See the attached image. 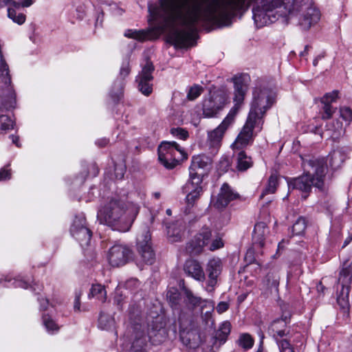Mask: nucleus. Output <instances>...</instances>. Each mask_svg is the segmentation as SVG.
Returning a JSON list of instances; mask_svg holds the SVG:
<instances>
[{
	"mask_svg": "<svg viewBox=\"0 0 352 352\" xmlns=\"http://www.w3.org/2000/svg\"><path fill=\"white\" fill-rule=\"evenodd\" d=\"M154 67L149 60H146L141 72L136 77L138 89L145 96H149L153 91V76Z\"/></svg>",
	"mask_w": 352,
	"mask_h": 352,
	"instance_id": "nucleus-17",
	"label": "nucleus"
},
{
	"mask_svg": "<svg viewBox=\"0 0 352 352\" xmlns=\"http://www.w3.org/2000/svg\"><path fill=\"white\" fill-rule=\"evenodd\" d=\"M231 331V324L228 321L222 322L217 330L214 337L211 338V351L216 352L223 344Z\"/></svg>",
	"mask_w": 352,
	"mask_h": 352,
	"instance_id": "nucleus-24",
	"label": "nucleus"
},
{
	"mask_svg": "<svg viewBox=\"0 0 352 352\" xmlns=\"http://www.w3.org/2000/svg\"><path fill=\"white\" fill-rule=\"evenodd\" d=\"M309 45H306V46L305 47V50H304L303 52H300V55L301 56H305V55L307 53V51H308V50H309Z\"/></svg>",
	"mask_w": 352,
	"mask_h": 352,
	"instance_id": "nucleus-61",
	"label": "nucleus"
},
{
	"mask_svg": "<svg viewBox=\"0 0 352 352\" xmlns=\"http://www.w3.org/2000/svg\"><path fill=\"white\" fill-rule=\"evenodd\" d=\"M10 2V0H0V8L4 7L8 5Z\"/></svg>",
	"mask_w": 352,
	"mask_h": 352,
	"instance_id": "nucleus-60",
	"label": "nucleus"
},
{
	"mask_svg": "<svg viewBox=\"0 0 352 352\" xmlns=\"http://www.w3.org/2000/svg\"><path fill=\"white\" fill-rule=\"evenodd\" d=\"M133 258V252L129 246L120 242L112 245L107 253V259L113 267L124 265Z\"/></svg>",
	"mask_w": 352,
	"mask_h": 352,
	"instance_id": "nucleus-14",
	"label": "nucleus"
},
{
	"mask_svg": "<svg viewBox=\"0 0 352 352\" xmlns=\"http://www.w3.org/2000/svg\"><path fill=\"white\" fill-rule=\"evenodd\" d=\"M81 294L80 293H76L75 299H74V309L75 311H79L80 310V298Z\"/></svg>",
	"mask_w": 352,
	"mask_h": 352,
	"instance_id": "nucleus-54",
	"label": "nucleus"
},
{
	"mask_svg": "<svg viewBox=\"0 0 352 352\" xmlns=\"http://www.w3.org/2000/svg\"><path fill=\"white\" fill-rule=\"evenodd\" d=\"M233 80L234 85V107L230 111L222 122L216 129L208 133V144L210 147L212 148L214 151L219 148L225 131L234 122V116L240 105L243 103L248 90L246 84L241 77H235Z\"/></svg>",
	"mask_w": 352,
	"mask_h": 352,
	"instance_id": "nucleus-7",
	"label": "nucleus"
},
{
	"mask_svg": "<svg viewBox=\"0 0 352 352\" xmlns=\"http://www.w3.org/2000/svg\"><path fill=\"white\" fill-rule=\"evenodd\" d=\"M320 115L322 120L330 119L335 113L336 108H333L331 104H322Z\"/></svg>",
	"mask_w": 352,
	"mask_h": 352,
	"instance_id": "nucleus-42",
	"label": "nucleus"
},
{
	"mask_svg": "<svg viewBox=\"0 0 352 352\" xmlns=\"http://www.w3.org/2000/svg\"><path fill=\"white\" fill-rule=\"evenodd\" d=\"M91 297L96 298L99 300L104 302L107 298V292L104 287L100 284L93 285L89 294V298Z\"/></svg>",
	"mask_w": 352,
	"mask_h": 352,
	"instance_id": "nucleus-34",
	"label": "nucleus"
},
{
	"mask_svg": "<svg viewBox=\"0 0 352 352\" xmlns=\"http://www.w3.org/2000/svg\"><path fill=\"white\" fill-rule=\"evenodd\" d=\"M202 179L199 177L190 175L188 181L182 187V192L186 194V201L188 205L193 204L194 201L198 199L202 192L201 184Z\"/></svg>",
	"mask_w": 352,
	"mask_h": 352,
	"instance_id": "nucleus-22",
	"label": "nucleus"
},
{
	"mask_svg": "<svg viewBox=\"0 0 352 352\" xmlns=\"http://www.w3.org/2000/svg\"><path fill=\"white\" fill-rule=\"evenodd\" d=\"M38 300L40 304V309L43 311L46 310L49 305L48 300L45 298H38Z\"/></svg>",
	"mask_w": 352,
	"mask_h": 352,
	"instance_id": "nucleus-55",
	"label": "nucleus"
},
{
	"mask_svg": "<svg viewBox=\"0 0 352 352\" xmlns=\"http://www.w3.org/2000/svg\"><path fill=\"white\" fill-rule=\"evenodd\" d=\"M153 197H154V198H155L156 199H160V198L161 195H160V192H154V193L153 194Z\"/></svg>",
	"mask_w": 352,
	"mask_h": 352,
	"instance_id": "nucleus-62",
	"label": "nucleus"
},
{
	"mask_svg": "<svg viewBox=\"0 0 352 352\" xmlns=\"http://www.w3.org/2000/svg\"><path fill=\"white\" fill-rule=\"evenodd\" d=\"M342 131V123L339 121H336L335 128L334 129H333V133H331V136H333L335 138H338L341 135Z\"/></svg>",
	"mask_w": 352,
	"mask_h": 352,
	"instance_id": "nucleus-48",
	"label": "nucleus"
},
{
	"mask_svg": "<svg viewBox=\"0 0 352 352\" xmlns=\"http://www.w3.org/2000/svg\"><path fill=\"white\" fill-rule=\"evenodd\" d=\"M278 176L275 174L271 175L268 179L267 185L263 191L261 197H263L264 195L267 194H273L276 192L278 186Z\"/></svg>",
	"mask_w": 352,
	"mask_h": 352,
	"instance_id": "nucleus-37",
	"label": "nucleus"
},
{
	"mask_svg": "<svg viewBox=\"0 0 352 352\" xmlns=\"http://www.w3.org/2000/svg\"><path fill=\"white\" fill-rule=\"evenodd\" d=\"M166 226L167 239L170 243H175L176 241L175 230L176 227L174 223H168L166 221H164Z\"/></svg>",
	"mask_w": 352,
	"mask_h": 352,
	"instance_id": "nucleus-41",
	"label": "nucleus"
},
{
	"mask_svg": "<svg viewBox=\"0 0 352 352\" xmlns=\"http://www.w3.org/2000/svg\"><path fill=\"white\" fill-rule=\"evenodd\" d=\"M280 14L286 17V23H296L302 30H307L320 19L318 8L309 0H284L279 7Z\"/></svg>",
	"mask_w": 352,
	"mask_h": 352,
	"instance_id": "nucleus-6",
	"label": "nucleus"
},
{
	"mask_svg": "<svg viewBox=\"0 0 352 352\" xmlns=\"http://www.w3.org/2000/svg\"><path fill=\"white\" fill-rule=\"evenodd\" d=\"M133 340L130 352H146L148 342L151 341L153 344H157L162 341L166 334V329L159 318L152 321L148 324L147 334L145 333L144 324L135 322L133 326Z\"/></svg>",
	"mask_w": 352,
	"mask_h": 352,
	"instance_id": "nucleus-8",
	"label": "nucleus"
},
{
	"mask_svg": "<svg viewBox=\"0 0 352 352\" xmlns=\"http://www.w3.org/2000/svg\"><path fill=\"white\" fill-rule=\"evenodd\" d=\"M284 0L272 1L271 3H264L261 6L253 8V19L257 28H262L267 25L279 18L286 23V17H284L280 12L279 7L283 6Z\"/></svg>",
	"mask_w": 352,
	"mask_h": 352,
	"instance_id": "nucleus-9",
	"label": "nucleus"
},
{
	"mask_svg": "<svg viewBox=\"0 0 352 352\" xmlns=\"http://www.w3.org/2000/svg\"><path fill=\"white\" fill-rule=\"evenodd\" d=\"M6 6H8V17L13 21V22L21 25L25 21V15L21 12H17L15 10L16 8H14L12 5H6Z\"/></svg>",
	"mask_w": 352,
	"mask_h": 352,
	"instance_id": "nucleus-36",
	"label": "nucleus"
},
{
	"mask_svg": "<svg viewBox=\"0 0 352 352\" xmlns=\"http://www.w3.org/2000/svg\"><path fill=\"white\" fill-rule=\"evenodd\" d=\"M290 316H285L274 320L269 332L275 339L280 352H295L287 338L290 337V329L287 327Z\"/></svg>",
	"mask_w": 352,
	"mask_h": 352,
	"instance_id": "nucleus-11",
	"label": "nucleus"
},
{
	"mask_svg": "<svg viewBox=\"0 0 352 352\" xmlns=\"http://www.w3.org/2000/svg\"><path fill=\"white\" fill-rule=\"evenodd\" d=\"M179 336L182 343L188 349H196L201 343V337L196 329L192 327V320L179 316Z\"/></svg>",
	"mask_w": 352,
	"mask_h": 352,
	"instance_id": "nucleus-13",
	"label": "nucleus"
},
{
	"mask_svg": "<svg viewBox=\"0 0 352 352\" xmlns=\"http://www.w3.org/2000/svg\"><path fill=\"white\" fill-rule=\"evenodd\" d=\"M221 270V261L213 258L208 261L206 272L208 276V286L213 287L217 283V278Z\"/></svg>",
	"mask_w": 352,
	"mask_h": 352,
	"instance_id": "nucleus-28",
	"label": "nucleus"
},
{
	"mask_svg": "<svg viewBox=\"0 0 352 352\" xmlns=\"http://www.w3.org/2000/svg\"><path fill=\"white\" fill-rule=\"evenodd\" d=\"M3 286L7 287L13 286L14 287H21L23 289H28L29 286H30L32 290L36 292V294H38V292L42 290V286L38 285L37 283H34L33 285H30L27 280H24L21 278H19V277L14 278L13 280L6 277Z\"/></svg>",
	"mask_w": 352,
	"mask_h": 352,
	"instance_id": "nucleus-29",
	"label": "nucleus"
},
{
	"mask_svg": "<svg viewBox=\"0 0 352 352\" xmlns=\"http://www.w3.org/2000/svg\"><path fill=\"white\" fill-rule=\"evenodd\" d=\"M352 281V257H349L344 261L340 276L338 280V289L341 287V290L338 292L337 300L342 306L348 305L349 295L350 292V284Z\"/></svg>",
	"mask_w": 352,
	"mask_h": 352,
	"instance_id": "nucleus-12",
	"label": "nucleus"
},
{
	"mask_svg": "<svg viewBox=\"0 0 352 352\" xmlns=\"http://www.w3.org/2000/svg\"><path fill=\"white\" fill-rule=\"evenodd\" d=\"M70 232L79 243L82 248L87 247L92 236L91 230L86 225V219L84 214L76 216L70 228Z\"/></svg>",
	"mask_w": 352,
	"mask_h": 352,
	"instance_id": "nucleus-15",
	"label": "nucleus"
},
{
	"mask_svg": "<svg viewBox=\"0 0 352 352\" xmlns=\"http://www.w3.org/2000/svg\"><path fill=\"white\" fill-rule=\"evenodd\" d=\"M35 0H19V2H16L13 0H10L8 5H12L14 8H19L20 6L23 7H29L34 3Z\"/></svg>",
	"mask_w": 352,
	"mask_h": 352,
	"instance_id": "nucleus-45",
	"label": "nucleus"
},
{
	"mask_svg": "<svg viewBox=\"0 0 352 352\" xmlns=\"http://www.w3.org/2000/svg\"><path fill=\"white\" fill-rule=\"evenodd\" d=\"M237 168L240 171H244L252 166V161L250 157H248L244 151H240L237 154Z\"/></svg>",
	"mask_w": 352,
	"mask_h": 352,
	"instance_id": "nucleus-32",
	"label": "nucleus"
},
{
	"mask_svg": "<svg viewBox=\"0 0 352 352\" xmlns=\"http://www.w3.org/2000/svg\"><path fill=\"white\" fill-rule=\"evenodd\" d=\"M204 91V88L201 85H194L190 87L187 92V99L189 100H195Z\"/></svg>",
	"mask_w": 352,
	"mask_h": 352,
	"instance_id": "nucleus-40",
	"label": "nucleus"
},
{
	"mask_svg": "<svg viewBox=\"0 0 352 352\" xmlns=\"http://www.w3.org/2000/svg\"><path fill=\"white\" fill-rule=\"evenodd\" d=\"M129 62V56L126 57L123 60L120 69L119 77L114 82L112 90L110 92V96L115 102L118 101L122 96L124 85V79L129 74L131 71Z\"/></svg>",
	"mask_w": 352,
	"mask_h": 352,
	"instance_id": "nucleus-20",
	"label": "nucleus"
},
{
	"mask_svg": "<svg viewBox=\"0 0 352 352\" xmlns=\"http://www.w3.org/2000/svg\"><path fill=\"white\" fill-rule=\"evenodd\" d=\"M137 250L143 261L152 265L155 261V254L151 245V234L148 228H145L137 236Z\"/></svg>",
	"mask_w": 352,
	"mask_h": 352,
	"instance_id": "nucleus-16",
	"label": "nucleus"
},
{
	"mask_svg": "<svg viewBox=\"0 0 352 352\" xmlns=\"http://www.w3.org/2000/svg\"><path fill=\"white\" fill-rule=\"evenodd\" d=\"M177 152L181 155L180 159H179L177 157V164L180 162H182L184 161H186L188 158V153L186 151V150L184 148H181L178 144H177Z\"/></svg>",
	"mask_w": 352,
	"mask_h": 352,
	"instance_id": "nucleus-51",
	"label": "nucleus"
},
{
	"mask_svg": "<svg viewBox=\"0 0 352 352\" xmlns=\"http://www.w3.org/2000/svg\"><path fill=\"white\" fill-rule=\"evenodd\" d=\"M345 160L346 154L341 149L333 151L329 155V164L333 169L339 168Z\"/></svg>",
	"mask_w": 352,
	"mask_h": 352,
	"instance_id": "nucleus-31",
	"label": "nucleus"
},
{
	"mask_svg": "<svg viewBox=\"0 0 352 352\" xmlns=\"http://www.w3.org/2000/svg\"><path fill=\"white\" fill-rule=\"evenodd\" d=\"M324 288L323 285L321 284V283H319L318 285H317V289L318 291H320V290H322Z\"/></svg>",
	"mask_w": 352,
	"mask_h": 352,
	"instance_id": "nucleus-63",
	"label": "nucleus"
},
{
	"mask_svg": "<svg viewBox=\"0 0 352 352\" xmlns=\"http://www.w3.org/2000/svg\"><path fill=\"white\" fill-rule=\"evenodd\" d=\"M42 320L43 324L49 333L54 334L58 331L59 326L52 319L51 316L49 314H43L42 316Z\"/></svg>",
	"mask_w": 352,
	"mask_h": 352,
	"instance_id": "nucleus-35",
	"label": "nucleus"
},
{
	"mask_svg": "<svg viewBox=\"0 0 352 352\" xmlns=\"http://www.w3.org/2000/svg\"><path fill=\"white\" fill-rule=\"evenodd\" d=\"M307 227V221L305 218L299 217L292 226V232L295 235H300L304 233Z\"/></svg>",
	"mask_w": 352,
	"mask_h": 352,
	"instance_id": "nucleus-38",
	"label": "nucleus"
},
{
	"mask_svg": "<svg viewBox=\"0 0 352 352\" xmlns=\"http://www.w3.org/2000/svg\"><path fill=\"white\" fill-rule=\"evenodd\" d=\"M179 298L186 305L188 309L186 318L189 316L191 319L192 309L199 306L203 300L200 297L194 295L189 289L184 286V280L179 282Z\"/></svg>",
	"mask_w": 352,
	"mask_h": 352,
	"instance_id": "nucleus-23",
	"label": "nucleus"
},
{
	"mask_svg": "<svg viewBox=\"0 0 352 352\" xmlns=\"http://www.w3.org/2000/svg\"><path fill=\"white\" fill-rule=\"evenodd\" d=\"M318 60H319V57H317L316 58L314 61H313V64L314 66H316L318 65Z\"/></svg>",
	"mask_w": 352,
	"mask_h": 352,
	"instance_id": "nucleus-64",
	"label": "nucleus"
},
{
	"mask_svg": "<svg viewBox=\"0 0 352 352\" xmlns=\"http://www.w3.org/2000/svg\"><path fill=\"white\" fill-rule=\"evenodd\" d=\"M212 168V160L205 155L193 156L191 164L189 167V175L199 177L203 180V177L208 174Z\"/></svg>",
	"mask_w": 352,
	"mask_h": 352,
	"instance_id": "nucleus-18",
	"label": "nucleus"
},
{
	"mask_svg": "<svg viewBox=\"0 0 352 352\" xmlns=\"http://www.w3.org/2000/svg\"><path fill=\"white\" fill-rule=\"evenodd\" d=\"M177 24H178L180 21L183 20L182 14L180 11V5L179 3L178 0H177Z\"/></svg>",
	"mask_w": 352,
	"mask_h": 352,
	"instance_id": "nucleus-57",
	"label": "nucleus"
},
{
	"mask_svg": "<svg viewBox=\"0 0 352 352\" xmlns=\"http://www.w3.org/2000/svg\"><path fill=\"white\" fill-rule=\"evenodd\" d=\"M221 166H225V168H228L229 166V161L227 159H225L220 162Z\"/></svg>",
	"mask_w": 352,
	"mask_h": 352,
	"instance_id": "nucleus-59",
	"label": "nucleus"
},
{
	"mask_svg": "<svg viewBox=\"0 0 352 352\" xmlns=\"http://www.w3.org/2000/svg\"><path fill=\"white\" fill-rule=\"evenodd\" d=\"M11 178L10 170L2 168L0 170V181H6Z\"/></svg>",
	"mask_w": 352,
	"mask_h": 352,
	"instance_id": "nucleus-50",
	"label": "nucleus"
},
{
	"mask_svg": "<svg viewBox=\"0 0 352 352\" xmlns=\"http://www.w3.org/2000/svg\"><path fill=\"white\" fill-rule=\"evenodd\" d=\"M340 116L342 118L345 122H352V109L346 106L340 107L339 109Z\"/></svg>",
	"mask_w": 352,
	"mask_h": 352,
	"instance_id": "nucleus-43",
	"label": "nucleus"
},
{
	"mask_svg": "<svg viewBox=\"0 0 352 352\" xmlns=\"http://www.w3.org/2000/svg\"><path fill=\"white\" fill-rule=\"evenodd\" d=\"M189 137L188 131L184 129L177 127V138L182 140H186Z\"/></svg>",
	"mask_w": 352,
	"mask_h": 352,
	"instance_id": "nucleus-49",
	"label": "nucleus"
},
{
	"mask_svg": "<svg viewBox=\"0 0 352 352\" xmlns=\"http://www.w3.org/2000/svg\"><path fill=\"white\" fill-rule=\"evenodd\" d=\"M140 207L133 203H125L120 197H114L98 210L97 217L101 223L111 227L112 230L119 232H127L131 227Z\"/></svg>",
	"mask_w": 352,
	"mask_h": 352,
	"instance_id": "nucleus-4",
	"label": "nucleus"
},
{
	"mask_svg": "<svg viewBox=\"0 0 352 352\" xmlns=\"http://www.w3.org/2000/svg\"><path fill=\"white\" fill-rule=\"evenodd\" d=\"M224 105V99L217 94H210L209 97L203 100V115L206 118L214 117Z\"/></svg>",
	"mask_w": 352,
	"mask_h": 352,
	"instance_id": "nucleus-21",
	"label": "nucleus"
},
{
	"mask_svg": "<svg viewBox=\"0 0 352 352\" xmlns=\"http://www.w3.org/2000/svg\"><path fill=\"white\" fill-rule=\"evenodd\" d=\"M275 102V94L268 88H256L253 91L250 112L246 122L238 135L232 146L241 149L252 142L254 131L259 132L263 129L264 116Z\"/></svg>",
	"mask_w": 352,
	"mask_h": 352,
	"instance_id": "nucleus-3",
	"label": "nucleus"
},
{
	"mask_svg": "<svg viewBox=\"0 0 352 352\" xmlns=\"http://www.w3.org/2000/svg\"><path fill=\"white\" fill-rule=\"evenodd\" d=\"M304 174L287 182L289 189L302 191V197H308L312 186L323 190L324 179L327 172V163L324 158L311 157L302 162Z\"/></svg>",
	"mask_w": 352,
	"mask_h": 352,
	"instance_id": "nucleus-5",
	"label": "nucleus"
},
{
	"mask_svg": "<svg viewBox=\"0 0 352 352\" xmlns=\"http://www.w3.org/2000/svg\"><path fill=\"white\" fill-rule=\"evenodd\" d=\"M280 282L278 269H272L263 281V289L270 292H277Z\"/></svg>",
	"mask_w": 352,
	"mask_h": 352,
	"instance_id": "nucleus-27",
	"label": "nucleus"
},
{
	"mask_svg": "<svg viewBox=\"0 0 352 352\" xmlns=\"http://www.w3.org/2000/svg\"><path fill=\"white\" fill-rule=\"evenodd\" d=\"M125 166L123 164H120L119 166H115V175L116 177L118 179H121L123 178L124 175L125 173Z\"/></svg>",
	"mask_w": 352,
	"mask_h": 352,
	"instance_id": "nucleus-47",
	"label": "nucleus"
},
{
	"mask_svg": "<svg viewBox=\"0 0 352 352\" xmlns=\"http://www.w3.org/2000/svg\"><path fill=\"white\" fill-rule=\"evenodd\" d=\"M239 197V194L235 192L228 184L225 183L221 187L215 206L218 208H226L230 201L238 199Z\"/></svg>",
	"mask_w": 352,
	"mask_h": 352,
	"instance_id": "nucleus-25",
	"label": "nucleus"
},
{
	"mask_svg": "<svg viewBox=\"0 0 352 352\" xmlns=\"http://www.w3.org/2000/svg\"><path fill=\"white\" fill-rule=\"evenodd\" d=\"M175 151V142H163L158 147L159 161L167 169H172L176 165Z\"/></svg>",
	"mask_w": 352,
	"mask_h": 352,
	"instance_id": "nucleus-19",
	"label": "nucleus"
},
{
	"mask_svg": "<svg viewBox=\"0 0 352 352\" xmlns=\"http://www.w3.org/2000/svg\"><path fill=\"white\" fill-rule=\"evenodd\" d=\"M229 3L220 0H195L188 8L184 19L185 30L177 29V49L187 48L195 45L196 25L201 23L228 16L226 10Z\"/></svg>",
	"mask_w": 352,
	"mask_h": 352,
	"instance_id": "nucleus-2",
	"label": "nucleus"
},
{
	"mask_svg": "<svg viewBox=\"0 0 352 352\" xmlns=\"http://www.w3.org/2000/svg\"><path fill=\"white\" fill-rule=\"evenodd\" d=\"M149 22L155 21L157 25L143 30H127L124 35L140 42L157 39L164 36L166 47L176 50V0H159V5L148 6Z\"/></svg>",
	"mask_w": 352,
	"mask_h": 352,
	"instance_id": "nucleus-1",
	"label": "nucleus"
},
{
	"mask_svg": "<svg viewBox=\"0 0 352 352\" xmlns=\"http://www.w3.org/2000/svg\"><path fill=\"white\" fill-rule=\"evenodd\" d=\"M239 344L245 349L252 348L254 344V339L248 333H243L240 335L239 340Z\"/></svg>",
	"mask_w": 352,
	"mask_h": 352,
	"instance_id": "nucleus-39",
	"label": "nucleus"
},
{
	"mask_svg": "<svg viewBox=\"0 0 352 352\" xmlns=\"http://www.w3.org/2000/svg\"><path fill=\"white\" fill-rule=\"evenodd\" d=\"M184 270L186 274L197 280L203 281L205 280V273L199 263L195 260L186 261Z\"/></svg>",
	"mask_w": 352,
	"mask_h": 352,
	"instance_id": "nucleus-26",
	"label": "nucleus"
},
{
	"mask_svg": "<svg viewBox=\"0 0 352 352\" xmlns=\"http://www.w3.org/2000/svg\"><path fill=\"white\" fill-rule=\"evenodd\" d=\"M210 245L209 250L214 251L223 246L221 237L217 233L212 234L209 228H203L190 242L188 250L191 254H200L205 246Z\"/></svg>",
	"mask_w": 352,
	"mask_h": 352,
	"instance_id": "nucleus-10",
	"label": "nucleus"
},
{
	"mask_svg": "<svg viewBox=\"0 0 352 352\" xmlns=\"http://www.w3.org/2000/svg\"><path fill=\"white\" fill-rule=\"evenodd\" d=\"M115 320L110 315L100 314L98 318V327L102 330L110 331L114 327Z\"/></svg>",
	"mask_w": 352,
	"mask_h": 352,
	"instance_id": "nucleus-33",
	"label": "nucleus"
},
{
	"mask_svg": "<svg viewBox=\"0 0 352 352\" xmlns=\"http://www.w3.org/2000/svg\"><path fill=\"white\" fill-rule=\"evenodd\" d=\"M10 138L12 139V142L16 144V146L20 147L21 145L19 144V137L15 135H10Z\"/></svg>",
	"mask_w": 352,
	"mask_h": 352,
	"instance_id": "nucleus-58",
	"label": "nucleus"
},
{
	"mask_svg": "<svg viewBox=\"0 0 352 352\" xmlns=\"http://www.w3.org/2000/svg\"><path fill=\"white\" fill-rule=\"evenodd\" d=\"M268 233L269 230L265 223H257L254 226L252 236L254 244H258L260 247H263L265 236Z\"/></svg>",
	"mask_w": 352,
	"mask_h": 352,
	"instance_id": "nucleus-30",
	"label": "nucleus"
},
{
	"mask_svg": "<svg viewBox=\"0 0 352 352\" xmlns=\"http://www.w3.org/2000/svg\"><path fill=\"white\" fill-rule=\"evenodd\" d=\"M175 292L171 289H169L167 292V298L169 299L170 302L172 304V306L176 305V296Z\"/></svg>",
	"mask_w": 352,
	"mask_h": 352,
	"instance_id": "nucleus-53",
	"label": "nucleus"
},
{
	"mask_svg": "<svg viewBox=\"0 0 352 352\" xmlns=\"http://www.w3.org/2000/svg\"><path fill=\"white\" fill-rule=\"evenodd\" d=\"M229 309V304L226 302H220L217 307L216 310L219 314H223V312L226 311Z\"/></svg>",
	"mask_w": 352,
	"mask_h": 352,
	"instance_id": "nucleus-52",
	"label": "nucleus"
},
{
	"mask_svg": "<svg viewBox=\"0 0 352 352\" xmlns=\"http://www.w3.org/2000/svg\"><path fill=\"white\" fill-rule=\"evenodd\" d=\"M125 285L127 289L134 291L140 287V283L136 278H131L126 281Z\"/></svg>",
	"mask_w": 352,
	"mask_h": 352,
	"instance_id": "nucleus-46",
	"label": "nucleus"
},
{
	"mask_svg": "<svg viewBox=\"0 0 352 352\" xmlns=\"http://www.w3.org/2000/svg\"><path fill=\"white\" fill-rule=\"evenodd\" d=\"M109 142V140L107 138H102L100 140H98L96 142V144L100 147L105 146Z\"/></svg>",
	"mask_w": 352,
	"mask_h": 352,
	"instance_id": "nucleus-56",
	"label": "nucleus"
},
{
	"mask_svg": "<svg viewBox=\"0 0 352 352\" xmlns=\"http://www.w3.org/2000/svg\"><path fill=\"white\" fill-rule=\"evenodd\" d=\"M338 97V91H333L329 93H327L321 98L320 102L322 104H331V102H336Z\"/></svg>",
	"mask_w": 352,
	"mask_h": 352,
	"instance_id": "nucleus-44",
	"label": "nucleus"
}]
</instances>
